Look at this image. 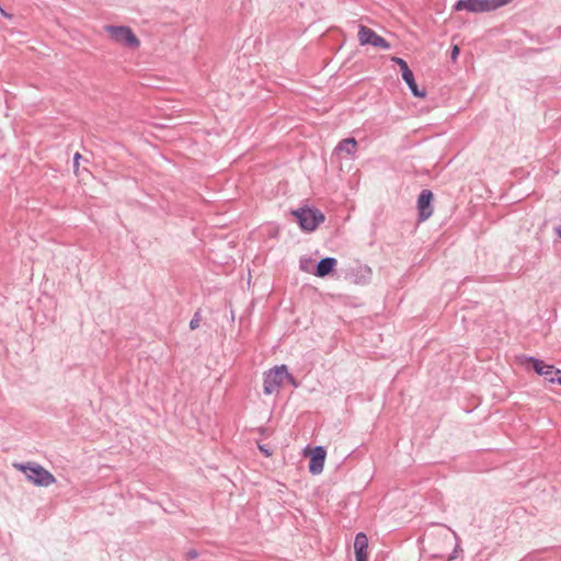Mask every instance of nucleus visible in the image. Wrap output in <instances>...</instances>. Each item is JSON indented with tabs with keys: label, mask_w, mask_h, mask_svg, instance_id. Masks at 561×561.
<instances>
[{
	"label": "nucleus",
	"mask_w": 561,
	"mask_h": 561,
	"mask_svg": "<svg viewBox=\"0 0 561 561\" xmlns=\"http://www.w3.org/2000/svg\"><path fill=\"white\" fill-rule=\"evenodd\" d=\"M513 0H458L456 11L467 10L471 13H484L495 11Z\"/></svg>",
	"instance_id": "obj_3"
},
{
	"label": "nucleus",
	"mask_w": 561,
	"mask_h": 561,
	"mask_svg": "<svg viewBox=\"0 0 561 561\" xmlns=\"http://www.w3.org/2000/svg\"><path fill=\"white\" fill-rule=\"evenodd\" d=\"M288 381L298 387L296 379L288 373L286 365L275 366L264 373L263 391L265 394L278 392L279 388Z\"/></svg>",
	"instance_id": "obj_1"
},
{
	"label": "nucleus",
	"mask_w": 561,
	"mask_h": 561,
	"mask_svg": "<svg viewBox=\"0 0 561 561\" xmlns=\"http://www.w3.org/2000/svg\"><path fill=\"white\" fill-rule=\"evenodd\" d=\"M402 79L405 81V83L409 85L412 94L416 98H424L425 96V92L424 91H421L414 80V75L413 72H409L408 75L403 76Z\"/></svg>",
	"instance_id": "obj_13"
},
{
	"label": "nucleus",
	"mask_w": 561,
	"mask_h": 561,
	"mask_svg": "<svg viewBox=\"0 0 561 561\" xmlns=\"http://www.w3.org/2000/svg\"><path fill=\"white\" fill-rule=\"evenodd\" d=\"M356 149H357L356 139L355 138H346V139L341 140L337 144L334 152H335V154H339V156L345 154V156L352 157L355 154Z\"/></svg>",
	"instance_id": "obj_11"
},
{
	"label": "nucleus",
	"mask_w": 561,
	"mask_h": 561,
	"mask_svg": "<svg viewBox=\"0 0 561 561\" xmlns=\"http://www.w3.org/2000/svg\"><path fill=\"white\" fill-rule=\"evenodd\" d=\"M187 558L195 559L197 558V552L195 550H191L187 552Z\"/></svg>",
	"instance_id": "obj_19"
},
{
	"label": "nucleus",
	"mask_w": 561,
	"mask_h": 561,
	"mask_svg": "<svg viewBox=\"0 0 561 561\" xmlns=\"http://www.w3.org/2000/svg\"><path fill=\"white\" fill-rule=\"evenodd\" d=\"M199 323H201V317H199V314H198V313H196V314L194 316V318H193V319L191 320V322H190V328H191V330H195V329H197V328L199 327Z\"/></svg>",
	"instance_id": "obj_17"
},
{
	"label": "nucleus",
	"mask_w": 561,
	"mask_h": 561,
	"mask_svg": "<svg viewBox=\"0 0 561 561\" xmlns=\"http://www.w3.org/2000/svg\"><path fill=\"white\" fill-rule=\"evenodd\" d=\"M559 236L561 237V230H559Z\"/></svg>",
	"instance_id": "obj_22"
},
{
	"label": "nucleus",
	"mask_w": 561,
	"mask_h": 561,
	"mask_svg": "<svg viewBox=\"0 0 561 561\" xmlns=\"http://www.w3.org/2000/svg\"><path fill=\"white\" fill-rule=\"evenodd\" d=\"M260 450L266 456V457H270L271 456V453L264 448L263 446H260Z\"/></svg>",
	"instance_id": "obj_20"
},
{
	"label": "nucleus",
	"mask_w": 561,
	"mask_h": 561,
	"mask_svg": "<svg viewBox=\"0 0 561 561\" xmlns=\"http://www.w3.org/2000/svg\"><path fill=\"white\" fill-rule=\"evenodd\" d=\"M432 201H433V193L428 190H424L421 192L419 199H417V208H419V216L420 220L424 221L428 219L432 214Z\"/></svg>",
	"instance_id": "obj_9"
},
{
	"label": "nucleus",
	"mask_w": 561,
	"mask_h": 561,
	"mask_svg": "<svg viewBox=\"0 0 561 561\" xmlns=\"http://www.w3.org/2000/svg\"><path fill=\"white\" fill-rule=\"evenodd\" d=\"M14 467L24 472L27 480L37 486H49L56 482L55 477L39 465H14Z\"/></svg>",
	"instance_id": "obj_4"
},
{
	"label": "nucleus",
	"mask_w": 561,
	"mask_h": 561,
	"mask_svg": "<svg viewBox=\"0 0 561 561\" xmlns=\"http://www.w3.org/2000/svg\"><path fill=\"white\" fill-rule=\"evenodd\" d=\"M337 261L333 257H325L318 263L314 275L318 277H325L336 267Z\"/></svg>",
	"instance_id": "obj_12"
},
{
	"label": "nucleus",
	"mask_w": 561,
	"mask_h": 561,
	"mask_svg": "<svg viewBox=\"0 0 561 561\" xmlns=\"http://www.w3.org/2000/svg\"><path fill=\"white\" fill-rule=\"evenodd\" d=\"M356 561H368V538L364 533H358L354 540Z\"/></svg>",
	"instance_id": "obj_10"
},
{
	"label": "nucleus",
	"mask_w": 561,
	"mask_h": 561,
	"mask_svg": "<svg viewBox=\"0 0 561 561\" xmlns=\"http://www.w3.org/2000/svg\"><path fill=\"white\" fill-rule=\"evenodd\" d=\"M80 159H81V154L79 152H76L75 157H73V173L78 178L81 176L80 170H79V161H80Z\"/></svg>",
	"instance_id": "obj_15"
},
{
	"label": "nucleus",
	"mask_w": 561,
	"mask_h": 561,
	"mask_svg": "<svg viewBox=\"0 0 561 561\" xmlns=\"http://www.w3.org/2000/svg\"><path fill=\"white\" fill-rule=\"evenodd\" d=\"M291 214L297 218L300 227L305 231H313L324 221V215L313 208H300L293 210Z\"/></svg>",
	"instance_id": "obj_5"
},
{
	"label": "nucleus",
	"mask_w": 561,
	"mask_h": 561,
	"mask_svg": "<svg viewBox=\"0 0 561 561\" xmlns=\"http://www.w3.org/2000/svg\"><path fill=\"white\" fill-rule=\"evenodd\" d=\"M306 456H309V471L312 474H320L323 471L327 451L323 447L318 446L314 448H306L304 450Z\"/></svg>",
	"instance_id": "obj_8"
},
{
	"label": "nucleus",
	"mask_w": 561,
	"mask_h": 561,
	"mask_svg": "<svg viewBox=\"0 0 561 561\" xmlns=\"http://www.w3.org/2000/svg\"><path fill=\"white\" fill-rule=\"evenodd\" d=\"M358 42L360 45H371L377 48L389 49L390 44L374 30L359 25L358 27Z\"/></svg>",
	"instance_id": "obj_6"
},
{
	"label": "nucleus",
	"mask_w": 561,
	"mask_h": 561,
	"mask_svg": "<svg viewBox=\"0 0 561 561\" xmlns=\"http://www.w3.org/2000/svg\"><path fill=\"white\" fill-rule=\"evenodd\" d=\"M0 12L3 16L5 18H11V15L9 13H7L1 7H0Z\"/></svg>",
	"instance_id": "obj_21"
},
{
	"label": "nucleus",
	"mask_w": 561,
	"mask_h": 561,
	"mask_svg": "<svg viewBox=\"0 0 561 561\" xmlns=\"http://www.w3.org/2000/svg\"><path fill=\"white\" fill-rule=\"evenodd\" d=\"M527 362L531 364L538 375L545 376L549 382L561 385V370L533 357L528 358Z\"/></svg>",
	"instance_id": "obj_7"
},
{
	"label": "nucleus",
	"mask_w": 561,
	"mask_h": 561,
	"mask_svg": "<svg viewBox=\"0 0 561 561\" xmlns=\"http://www.w3.org/2000/svg\"><path fill=\"white\" fill-rule=\"evenodd\" d=\"M103 30L107 34V38L114 44L129 49H138L140 47V39L129 26L105 25Z\"/></svg>",
	"instance_id": "obj_2"
},
{
	"label": "nucleus",
	"mask_w": 561,
	"mask_h": 561,
	"mask_svg": "<svg viewBox=\"0 0 561 561\" xmlns=\"http://www.w3.org/2000/svg\"><path fill=\"white\" fill-rule=\"evenodd\" d=\"M312 265H313V262L310 259H306V260H301L300 261V268L304 272L311 273Z\"/></svg>",
	"instance_id": "obj_16"
},
{
	"label": "nucleus",
	"mask_w": 561,
	"mask_h": 561,
	"mask_svg": "<svg viewBox=\"0 0 561 561\" xmlns=\"http://www.w3.org/2000/svg\"><path fill=\"white\" fill-rule=\"evenodd\" d=\"M458 55H459V47L458 46H454L453 50H451V58L456 59Z\"/></svg>",
	"instance_id": "obj_18"
},
{
	"label": "nucleus",
	"mask_w": 561,
	"mask_h": 561,
	"mask_svg": "<svg viewBox=\"0 0 561 561\" xmlns=\"http://www.w3.org/2000/svg\"><path fill=\"white\" fill-rule=\"evenodd\" d=\"M391 60L393 62H396L399 67H400V70L402 72V77L408 75L409 72H411L412 70L409 68L408 64L405 60H403L402 58L400 57H392Z\"/></svg>",
	"instance_id": "obj_14"
}]
</instances>
